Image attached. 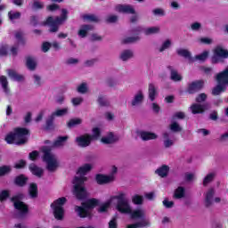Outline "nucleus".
<instances>
[{"instance_id":"nucleus-1","label":"nucleus","mask_w":228,"mask_h":228,"mask_svg":"<svg viewBox=\"0 0 228 228\" xmlns=\"http://www.w3.org/2000/svg\"><path fill=\"white\" fill-rule=\"evenodd\" d=\"M88 181L86 176H75L72 184H73V195L76 197L77 200H86L88 197V192L86 188H85V183Z\"/></svg>"},{"instance_id":"nucleus-2","label":"nucleus","mask_w":228,"mask_h":228,"mask_svg":"<svg viewBox=\"0 0 228 228\" xmlns=\"http://www.w3.org/2000/svg\"><path fill=\"white\" fill-rule=\"evenodd\" d=\"M69 11L67 9H61V16H57L55 19L53 16H49L45 21H44L43 26H49L50 33H58L61 24H63L67 19H69Z\"/></svg>"},{"instance_id":"nucleus-3","label":"nucleus","mask_w":228,"mask_h":228,"mask_svg":"<svg viewBox=\"0 0 228 228\" xmlns=\"http://www.w3.org/2000/svg\"><path fill=\"white\" fill-rule=\"evenodd\" d=\"M216 80L217 85L212 89V95H220L224 94V92L227 91L228 86V66L223 71L219 72L216 77Z\"/></svg>"},{"instance_id":"nucleus-4","label":"nucleus","mask_w":228,"mask_h":228,"mask_svg":"<svg viewBox=\"0 0 228 228\" xmlns=\"http://www.w3.org/2000/svg\"><path fill=\"white\" fill-rule=\"evenodd\" d=\"M43 152V161L46 163V168L49 172H54L58 168V160L56 156L51 152V148L49 146H43L41 148Z\"/></svg>"},{"instance_id":"nucleus-5","label":"nucleus","mask_w":228,"mask_h":228,"mask_svg":"<svg viewBox=\"0 0 228 228\" xmlns=\"http://www.w3.org/2000/svg\"><path fill=\"white\" fill-rule=\"evenodd\" d=\"M113 200H117L116 209L123 215H128L131 213V206H129V200L126 198V193L118 192V195L112 197Z\"/></svg>"},{"instance_id":"nucleus-6","label":"nucleus","mask_w":228,"mask_h":228,"mask_svg":"<svg viewBox=\"0 0 228 228\" xmlns=\"http://www.w3.org/2000/svg\"><path fill=\"white\" fill-rule=\"evenodd\" d=\"M24 193L20 192L11 198V202L13 203L14 208L20 211L21 216H25L29 213V206L24 201Z\"/></svg>"},{"instance_id":"nucleus-7","label":"nucleus","mask_w":228,"mask_h":228,"mask_svg":"<svg viewBox=\"0 0 228 228\" xmlns=\"http://www.w3.org/2000/svg\"><path fill=\"white\" fill-rule=\"evenodd\" d=\"M65 204H67V198L65 197H61L51 204L55 220H63V216H65V209L63 208V206H65Z\"/></svg>"},{"instance_id":"nucleus-8","label":"nucleus","mask_w":228,"mask_h":228,"mask_svg":"<svg viewBox=\"0 0 228 228\" xmlns=\"http://www.w3.org/2000/svg\"><path fill=\"white\" fill-rule=\"evenodd\" d=\"M13 131L18 138L15 142L16 145H24L25 143H28V137L26 136H30L31 132L29 129L26 127H16Z\"/></svg>"},{"instance_id":"nucleus-9","label":"nucleus","mask_w":228,"mask_h":228,"mask_svg":"<svg viewBox=\"0 0 228 228\" xmlns=\"http://www.w3.org/2000/svg\"><path fill=\"white\" fill-rule=\"evenodd\" d=\"M213 53L214 54L211 59L213 64L220 63L222 60H227L228 58V50L220 45H216Z\"/></svg>"},{"instance_id":"nucleus-10","label":"nucleus","mask_w":228,"mask_h":228,"mask_svg":"<svg viewBox=\"0 0 228 228\" xmlns=\"http://www.w3.org/2000/svg\"><path fill=\"white\" fill-rule=\"evenodd\" d=\"M202 88H204V80L202 79L195 80L188 84L186 92L190 95H193V94H197V92H200Z\"/></svg>"},{"instance_id":"nucleus-11","label":"nucleus","mask_w":228,"mask_h":228,"mask_svg":"<svg viewBox=\"0 0 228 228\" xmlns=\"http://www.w3.org/2000/svg\"><path fill=\"white\" fill-rule=\"evenodd\" d=\"M206 110H209V103H193L191 105L192 115H202V113H205Z\"/></svg>"},{"instance_id":"nucleus-12","label":"nucleus","mask_w":228,"mask_h":228,"mask_svg":"<svg viewBox=\"0 0 228 228\" xmlns=\"http://www.w3.org/2000/svg\"><path fill=\"white\" fill-rule=\"evenodd\" d=\"M94 140V136L86 134L84 135L78 136L76 138V142L78 147H88L92 141Z\"/></svg>"},{"instance_id":"nucleus-13","label":"nucleus","mask_w":228,"mask_h":228,"mask_svg":"<svg viewBox=\"0 0 228 228\" xmlns=\"http://www.w3.org/2000/svg\"><path fill=\"white\" fill-rule=\"evenodd\" d=\"M95 181L97 184H110V183H113L115 181V177L113 175H106L102 174H97L95 175Z\"/></svg>"},{"instance_id":"nucleus-14","label":"nucleus","mask_w":228,"mask_h":228,"mask_svg":"<svg viewBox=\"0 0 228 228\" xmlns=\"http://www.w3.org/2000/svg\"><path fill=\"white\" fill-rule=\"evenodd\" d=\"M75 212L77 214L79 218H92V212L83 205L75 206Z\"/></svg>"},{"instance_id":"nucleus-15","label":"nucleus","mask_w":228,"mask_h":228,"mask_svg":"<svg viewBox=\"0 0 228 228\" xmlns=\"http://www.w3.org/2000/svg\"><path fill=\"white\" fill-rule=\"evenodd\" d=\"M28 181H29V178H28V176H26L24 174H20L14 178L13 183L15 186H19V188H24V186L28 184Z\"/></svg>"},{"instance_id":"nucleus-16","label":"nucleus","mask_w":228,"mask_h":228,"mask_svg":"<svg viewBox=\"0 0 228 228\" xmlns=\"http://www.w3.org/2000/svg\"><path fill=\"white\" fill-rule=\"evenodd\" d=\"M28 170L31 172L32 175H36V177H42L44 175V169L35 163H31L28 165Z\"/></svg>"},{"instance_id":"nucleus-17","label":"nucleus","mask_w":228,"mask_h":228,"mask_svg":"<svg viewBox=\"0 0 228 228\" xmlns=\"http://www.w3.org/2000/svg\"><path fill=\"white\" fill-rule=\"evenodd\" d=\"M118 10L120 13H126L128 15H136V10L129 4H119Z\"/></svg>"},{"instance_id":"nucleus-18","label":"nucleus","mask_w":228,"mask_h":228,"mask_svg":"<svg viewBox=\"0 0 228 228\" xmlns=\"http://www.w3.org/2000/svg\"><path fill=\"white\" fill-rule=\"evenodd\" d=\"M81 206H84V208H86V209L89 211L90 209H95V208L99 206V200L95 198L86 200V201L81 203Z\"/></svg>"},{"instance_id":"nucleus-19","label":"nucleus","mask_w":228,"mask_h":228,"mask_svg":"<svg viewBox=\"0 0 228 228\" xmlns=\"http://www.w3.org/2000/svg\"><path fill=\"white\" fill-rule=\"evenodd\" d=\"M167 69L170 70V80L177 83L179 81H183V76L179 74L177 69H174L172 66H167Z\"/></svg>"},{"instance_id":"nucleus-20","label":"nucleus","mask_w":228,"mask_h":228,"mask_svg":"<svg viewBox=\"0 0 228 228\" xmlns=\"http://www.w3.org/2000/svg\"><path fill=\"white\" fill-rule=\"evenodd\" d=\"M151 227V221L149 219H142L135 224H127L126 228H145Z\"/></svg>"},{"instance_id":"nucleus-21","label":"nucleus","mask_w":228,"mask_h":228,"mask_svg":"<svg viewBox=\"0 0 228 228\" xmlns=\"http://www.w3.org/2000/svg\"><path fill=\"white\" fill-rule=\"evenodd\" d=\"M7 74L12 81H17L18 83H20V81H24V76L17 73L14 69H8Z\"/></svg>"},{"instance_id":"nucleus-22","label":"nucleus","mask_w":228,"mask_h":228,"mask_svg":"<svg viewBox=\"0 0 228 228\" xmlns=\"http://www.w3.org/2000/svg\"><path fill=\"white\" fill-rule=\"evenodd\" d=\"M213 197H215V189L210 188L205 196V206L209 208L213 204Z\"/></svg>"},{"instance_id":"nucleus-23","label":"nucleus","mask_w":228,"mask_h":228,"mask_svg":"<svg viewBox=\"0 0 228 228\" xmlns=\"http://www.w3.org/2000/svg\"><path fill=\"white\" fill-rule=\"evenodd\" d=\"M140 136L143 142H149V140H156L158 138V134L147 131H142Z\"/></svg>"},{"instance_id":"nucleus-24","label":"nucleus","mask_w":228,"mask_h":228,"mask_svg":"<svg viewBox=\"0 0 228 228\" xmlns=\"http://www.w3.org/2000/svg\"><path fill=\"white\" fill-rule=\"evenodd\" d=\"M28 195L30 199H37L38 197V185L31 183L28 186Z\"/></svg>"},{"instance_id":"nucleus-25","label":"nucleus","mask_w":228,"mask_h":228,"mask_svg":"<svg viewBox=\"0 0 228 228\" xmlns=\"http://www.w3.org/2000/svg\"><path fill=\"white\" fill-rule=\"evenodd\" d=\"M92 29H94V26L92 25H82L78 30V37H81V38L86 37V35H88V32L92 31Z\"/></svg>"},{"instance_id":"nucleus-26","label":"nucleus","mask_w":228,"mask_h":228,"mask_svg":"<svg viewBox=\"0 0 228 228\" xmlns=\"http://www.w3.org/2000/svg\"><path fill=\"white\" fill-rule=\"evenodd\" d=\"M186 195V190L183 186H179L175 190L174 192V199L179 200V199H184Z\"/></svg>"},{"instance_id":"nucleus-27","label":"nucleus","mask_w":228,"mask_h":228,"mask_svg":"<svg viewBox=\"0 0 228 228\" xmlns=\"http://www.w3.org/2000/svg\"><path fill=\"white\" fill-rule=\"evenodd\" d=\"M169 170L170 167L168 166L163 165L155 171V174H158L159 177H167V175H168Z\"/></svg>"},{"instance_id":"nucleus-28","label":"nucleus","mask_w":228,"mask_h":228,"mask_svg":"<svg viewBox=\"0 0 228 228\" xmlns=\"http://www.w3.org/2000/svg\"><path fill=\"white\" fill-rule=\"evenodd\" d=\"M54 118H55L52 114L48 116L45 126V131H53V129H54Z\"/></svg>"},{"instance_id":"nucleus-29","label":"nucleus","mask_w":228,"mask_h":228,"mask_svg":"<svg viewBox=\"0 0 228 228\" xmlns=\"http://www.w3.org/2000/svg\"><path fill=\"white\" fill-rule=\"evenodd\" d=\"M17 139V134L13 130V132H10L5 135L4 141L6 142V143H8V145H12V143H17V142H15V140Z\"/></svg>"},{"instance_id":"nucleus-30","label":"nucleus","mask_w":228,"mask_h":228,"mask_svg":"<svg viewBox=\"0 0 228 228\" xmlns=\"http://www.w3.org/2000/svg\"><path fill=\"white\" fill-rule=\"evenodd\" d=\"M148 92L150 101H151V102H154V101L156 100V95H158V91L156 90V86H154V84L149 85Z\"/></svg>"},{"instance_id":"nucleus-31","label":"nucleus","mask_w":228,"mask_h":228,"mask_svg":"<svg viewBox=\"0 0 228 228\" xmlns=\"http://www.w3.org/2000/svg\"><path fill=\"white\" fill-rule=\"evenodd\" d=\"M92 170L91 164H84L82 167H78L77 174L79 175H83L82 177H85L86 175L87 172H90Z\"/></svg>"},{"instance_id":"nucleus-32","label":"nucleus","mask_w":228,"mask_h":228,"mask_svg":"<svg viewBox=\"0 0 228 228\" xmlns=\"http://www.w3.org/2000/svg\"><path fill=\"white\" fill-rule=\"evenodd\" d=\"M14 37L20 45H26V38H24V32L18 30L14 32Z\"/></svg>"},{"instance_id":"nucleus-33","label":"nucleus","mask_w":228,"mask_h":228,"mask_svg":"<svg viewBox=\"0 0 228 228\" xmlns=\"http://www.w3.org/2000/svg\"><path fill=\"white\" fill-rule=\"evenodd\" d=\"M0 85H2V88L4 94H10V88L8 87V78H6V76H0Z\"/></svg>"},{"instance_id":"nucleus-34","label":"nucleus","mask_w":228,"mask_h":228,"mask_svg":"<svg viewBox=\"0 0 228 228\" xmlns=\"http://www.w3.org/2000/svg\"><path fill=\"white\" fill-rule=\"evenodd\" d=\"M83 124V119L77 118H71L67 123V127L69 129H72V127H76V126H79Z\"/></svg>"},{"instance_id":"nucleus-35","label":"nucleus","mask_w":228,"mask_h":228,"mask_svg":"<svg viewBox=\"0 0 228 228\" xmlns=\"http://www.w3.org/2000/svg\"><path fill=\"white\" fill-rule=\"evenodd\" d=\"M26 65L28 70H35V69H37V62L35 61V60L33 59V57L31 56H28L26 57Z\"/></svg>"},{"instance_id":"nucleus-36","label":"nucleus","mask_w":228,"mask_h":228,"mask_svg":"<svg viewBox=\"0 0 228 228\" xmlns=\"http://www.w3.org/2000/svg\"><path fill=\"white\" fill-rule=\"evenodd\" d=\"M133 56H134L133 51L125 50L120 54V60H122V61H127V60H130V58H133Z\"/></svg>"},{"instance_id":"nucleus-37","label":"nucleus","mask_w":228,"mask_h":228,"mask_svg":"<svg viewBox=\"0 0 228 228\" xmlns=\"http://www.w3.org/2000/svg\"><path fill=\"white\" fill-rule=\"evenodd\" d=\"M67 140H69V135L58 136L57 139L53 142V145L55 147H61V145H63Z\"/></svg>"},{"instance_id":"nucleus-38","label":"nucleus","mask_w":228,"mask_h":228,"mask_svg":"<svg viewBox=\"0 0 228 228\" xmlns=\"http://www.w3.org/2000/svg\"><path fill=\"white\" fill-rule=\"evenodd\" d=\"M163 138L165 139L164 147H166V149H168L169 147H172V145H174V141L169 140L170 134H168L167 132L164 133Z\"/></svg>"},{"instance_id":"nucleus-39","label":"nucleus","mask_w":228,"mask_h":228,"mask_svg":"<svg viewBox=\"0 0 228 228\" xmlns=\"http://www.w3.org/2000/svg\"><path fill=\"white\" fill-rule=\"evenodd\" d=\"M12 173V167L4 165L0 167V177H4V175H8Z\"/></svg>"},{"instance_id":"nucleus-40","label":"nucleus","mask_w":228,"mask_h":228,"mask_svg":"<svg viewBox=\"0 0 228 228\" xmlns=\"http://www.w3.org/2000/svg\"><path fill=\"white\" fill-rule=\"evenodd\" d=\"M143 216H145V214L142 209H136L131 213L132 220H136L137 218H143Z\"/></svg>"},{"instance_id":"nucleus-41","label":"nucleus","mask_w":228,"mask_h":228,"mask_svg":"<svg viewBox=\"0 0 228 228\" xmlns=\"http://www.w3.org/2000/svg\"><path fill=\"white\" fill-rule=\"evenodd\" d=\"M178 56H182L183 58H187L188 60H191V53L186 49H178L176 50Z\"/></svg>"},{"instance_id":"nucleus-42","label":"nucleus","mask_w":228,"mask_h":228,"mask_svg":"<svg viewBox=\"0 0 228 228\" xmlns=\"http://www.w3.org/2000/svg\"><path fill=\"white\" fill-rule=\"evenodd\" d=\"M67 113H69V109L64 108L55 110L51 115H53V117L56 118V117H64V115H67Z\"/></svg>"},{"instance_id":"nucleus-43","label":"nucleus","mask_w":228,"mask_h":228,"mask_svg":"<svg viewBox=\"0 0 228 228\" xmlns=\"http://www.w3.org/2000/svg\"><path fill=\"white\" fill-rule=\"evenodd\" d=\"M157 33H159V27H151L144 28V35L149 37V35H157Z\"/></svg>"},{"instance_id":"nucleus-44","label":"nucleus","mask_w":228,"mask_h":228,"mask_svg":"<svg viewBox=\"0 0 228 228\" xmlns=\"http://www.w3.org/2000/svg\"><path fill=\"white\" fill-rule=\"evenodd\" d=\"M142 101H143V94L142 93V91H139L132 101V106H136V104H140Z\"/></svg>"},{"instance_id":"nucleus-45","label":"nucleus","mask_w":228,"mask_h":228,"mask_svg":"<svg viewBox=\"0 0 228 228\" xmlns=\"http://www.w3.org/2000/svg\"><path fill=\"white\" fill-rule=\"evenodd\" d=\"M98 104L102 106V108L110 106V101H108L107 98H105L104 95H99L97 100Z\"/></svg>"},{"instance_id":"nucleus-46","label":"nucleus","mask_w":228,"mask_h":228,"mask_svg":"<svg viewBox=\"0 0 228 228\" xmlns=\"http://www.w3.org/2000/svg\"><path fill=\"white\" fill-rule=\"evenodd\" d=\"M132 202L133 204H135V206H140L143 204V196L135 194L132 197Z\"/></svg>"},{"instance_id":"nucleus-47","label":"nucleus","mask_w":228,"mask_h":228,"mask_svg":"<svg viewBox=\"0 0 228 228\" xmlns=\"http://www.w3.org/2000/svg\"><path fill=\"white\" fill-rule=\"evenodd\" d=\"M138 40H140V36L128 37L122 40V44H134V42H138Z\"/></svg>"},{"instance_id":"nucleus-48","label":"nucleus","mask_w":228,"mask_h":228,"mask_svg":"<svg viewBox=\"0 0 228 228\" xmlns=\"http://www.w3.org/2000/svg\"><path fill=\"white\" fill-rule=\"evenodd\" d=\"M170 130L173 131V133H181V131H183V127H181L179 123L175 121L170 125Z\"/></svg>"},{"instance_id":"nucleus-49","label":"nucleus","mask_w":228,"mask_h":228,"mask_svg":"<svg viewBox=\"0 0 228 228\" xmlns=\"http://www.w3.org/2000/svg\"><path fill=\"white\" fill-rule=\"evenodd\" d=\"M111 136L108 137H102L101 142L102 143H104L105 145H110L111 143H115V139L113 138V134H110Z\"/></svg>"},{"instance_id":"nucleus-50","label":"nucleus","mask_w":228,"mask_h":228,"mask_svg":"<svg viewBox=\"0 0 228 228\" xmlns=\"http://www.w3.org/2000/svg\"><path fill=\"white\" fill-rule=\"evenodd\" d=\"M21 13L20 12H12L10 11L8 12V17L10 19V20H18L19 19H20Z\"/></svg>"},{"instance_id":"nucleus-51","label":"nucleus","mask_w":228,"mask_h":228,"mask_svg":"<svg viewBox=\"0 0 228 228\" xmlns=\"http://www.w3.org/2000/svg\"><path fill=\"white\" fill-rule=\"evenodd\" d=\"M213 179H215V174L210 173L207 175V176L203 180V186H208V184H209V183H211Z\"/></svg>"},{"instance_id":"nucleus-52","label":"nucleus","mask_w":228,"mask_h":228,"mask_svg":"<svg viewBox=\"0 0 228 228\" xmlns=\"http://www.w3.org/2000/svg\"><path fill=\"white\" fill-rule=\"evenodd\" d=\"M207 99H208V94H206V93H201L195 98V101L196 102H198V104H200V102H205Z\"/></svg>"},{"instance_id":"nucleus-53","label":"nucleus","mask_w":228,"mask_h":228,"mask_svg":"<svg viewBox=\"0 0 228 228\" xmlns=\"http://www.w3.org/2000/svg\"><path fill=\"white\" fill-rule=\"evenodd\" d=\"M208 56H209V52L205 51L202 53L196 55L195 58L200 61H206V60H208Z\"/></svg>"},{"instance_id":"nucleus-54","label":"nucleus","mask_w":228,"mask_h":228,"mask_svg":"<svg viewBox=\"0 0 228 228\" xmlns=\"http://www.w3.org/2000/svg\"><path fill=\"white\" fill-rule=\"evenodd\" d=\"M83 19L85 20H90V22H99V19H97L94 14H85Z\"/></svg>"},{"instance_id":"nucleus-55","label":"nucleus","mask_w":228,"mask_h":228,"mask_svg":"<svg viewBox=\"0 0 228 228\" xmlns=\"http://www.w3.org/2000/svg\"><path fill=\"white\" fill-rule=\"evenodd\" d=\"M39 156L40 153L38 152V151H33L28 154V159H30V161H37Z\"/></svg>"},{"instance_id":"nucleus-56","label":"nucleus","mask_w":228,"mask_h":228,"mask_svg":"<svg viewBox=\"0 0 228 228\" xmlns=\"http://www.w3.org/2000/svg\"><path fill=\"white\" fill-rule=\"evenodd\" d=\"M32 7L34 10H44V3L38 0H34Z\"/></svg>"},{"instance_id":"nucleus-57","label":"nucleus","mask_w":228,"mask_h":228,"mask_svg":"<svg viewBox=\"0 0 228 228\" xmlns=\"http://www.w3.org/2000/svg\"><path fill=\"white\" fill-rule=\"evenodd\" d=\"M10 197V191L4 190L0 192V202H4V200H6Z\"/></svg>"},{"instance_id":"nucleus-58","label":"nucleus","mask_w":228,"mask_h":228,"mask_svg":"<svg viewBox=\"0 0 228 228\" xmlns=\"http://www.w3.org/2000/svg\"><path fill=\"white\" fill-rule=\"evenodd\" d=\"M0 56H8V45H0Z\"/></svg>"},{"instance_id":"nucleus-59","label":"nucleus","mask_w":228,"mask_h":228,"mask_svg":"<svg viewBox=\"0 0 228 228\" xmlns=\"http://www.w3.org/2000/svg\"><path fill=\"white\" fill-rule=\"evenodd\" d=\"M172 45V41L170 39H167L159 48V53H163V51H166V49H168Z\"/></svg>"},{"instance_id":"nucleus-60","label":"nucleus","mask_w":228,"mask_h":228,"mask_svg":"<svg viewBox=\"0 0 228 228\" xmlns=\"http://www.w3.org/2000/svg\"><path fill=\"white\" fill-rule=\"evenodd\" d=\"M25 167H26V160H24V159H20L14 165V168H16L17 170H20V169L24 168Z\"/></svg>"},{"instance_id":"nucleus-61","label":"nucleus","mask_w":228,"mask_h":228,"mask_svg":"<svg viewBox=\"0 0 228 228\" xmlns=\"http://www.w3.org/2000/svg\"><path fill=\"white\" fill-rule=\"evenodd\" d=\"M77 92L78 94H86V92H88V87L86 86V83H82L77 87Z\"/></svg>"},{"instance_id":"nucleus-62","label":"nucleus","mask_w":228,"mask_h":228,"mask_svg":"<svg viewBox=\"0 0 228 228\" xmlns=\"http://www.w3.org/2000/svg\"><path fill=\"white\" fill-rule=\"evenodd\" d=\"M110 209V202H106L102 204L99 208H98V213H106Z\"/></svg>"},{"instance_id":"nucleus-63","label":"nucleus","mask_w":228,"mask_h":228,"mask_svg":"<svg viewBox=\"0 0 228 228\" xmlns=\"http://www.w3.org/2000/svg\"><path fill=\"white\" fill-rule=\"evenodd\" d=\"M153 15H159V17H165V10L162 8H156L152 11Z\"/></svg>"},{"instance_id":"nucleus-64","label":"nucleus","mask_w":228,"mask_h":228,"mask_svg":"<svg viewBox=\"0 0 228 228\" xmlns=\"http://www.w3.org/2000/svg\"><path fill=\"white\" fill-rule=\"evenodd\" d=\"M38 24V16L33 15L30 17V26L37 27Z\"/></svg>"}]
</instances>
